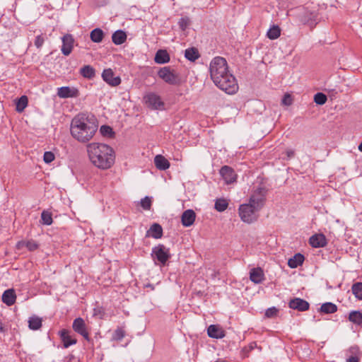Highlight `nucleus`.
Wrapping results in <instances>:
<instances>
[{
  "label": "nucleus",
  "mask_w": 362,
  "mask_h": 362,
  "mask_svg": "<svg viewBox=\"0 0 362 362\" xmlns=\"http://www.w3.org/2000/svg\"><path fill=\"white\" fill-rule=\"evenodd\" d=\"M211 78L214 84L228 94H234L238 90L235 78L228 71L226 60L221 57H214L209 66Z\"/></svg>",
  "instance_id": "f257e3e1"
},
{
  "label": "nucleus",
  "mask_w": 362,
  "mask_h": 362,
  "mask_svg": "<svg viewBox=\"0 0 362 362\" xmlns=\"http://www.w3.org/2000/svg\"><path fill=\"white\" fill-rule=\"evenodd\" d=\"M98 122L93 115L81 113L71 120L70 132L72 137L80 143H88L95 134Z\"/></svg>",
  "instance_id": "f03ea898"
},
{
  "label": "nucleus",
  "mask_w": 362,
  "mask_h": 362,
  "mask_svg": "<svg viewBox=\"0 0 362 362\" xmlns=\"http://www.w3.org/2000/svg\"><path fill=\"white\" fill-rule=\"evenodd\" d=\"M88 158L98 168L107 170L115 163V152L107 144L98 142L89 143L86 146Z\"/></svg>",
  "instance_id": "7ed1b4c3"
},
{
  "label": "nucleus",
  "mask_w": 362,
  "mask_h": 362,
  "mask_svg": "<svg viewBox=\"0 0 362 362\" xmlns=\"http://www.w3.org/2000/svg\"><path fill=\"white\" fill-rule=\"evenodd\" d=\"M260 210L252 204H243L238 209L239 216L245 223H251L256 221Z\"/></svg>",
  "instance_id": "20e7f679"
},
{
  "label": "nucleus",
  "mask_w": 362,
  "mask_h": 362,
  "mask_svg": "<svg viewBox=\"0 0 362 362\" xmlns=\"http://www.w3.org/2000/svg\"><path fill=\"white\" fill-rule=\"evenodd\" d=\"M158 76L166 83L170 85H179L181 82L180 76L170 66L160 68Z\"/></svg>",
  "instance_id": "39448f33"
},
{
  "label": "nucleus",
  "mask_w": 362,
  "mask_h": 362,
  "mask_svg": "<svg viewBox=\"0 0 362 362\" xmlns=\"http://www.w3.org/2000/svg\"><path fill=\"white\" fill-rule=\"evenodd\" d=\"M143 100L145 105L152 110H161L164 107V103L162 101L160 96L156 93H146Z\"/></svg>",
  "instance_id": "423d86ee"
},
{
  "label": "nucleus",
  "mask_w": 362,
  "mask_h": 362,
  "mask_svg": "<svg viewBox=\"0 0 362 362\" xmlns=\"http://www.w3.org/2000/svg\"><path fill=\"white\" fill-rule=\"evenodd\" d=\"M266 193L267 190L264 187L257 188L251 194L249 203L261 210L266 201Z\"/></svg>",
  "instance_id": "0eeeda50"
},
{
  "label": "nucleus",
  "mask_w": 362,
  "mask_h": 362,
  "mask_svg": "<svg viewBox=\"0 0 362 362\" xmlns=\"http://www.w3.org/2000/svg\"><path fill=\"white\" fill-rule=\"evenodd\" d=\"M151 255L154 259H157L159 263L163 265H164L170 257L169 249L161 244L153 247Z\"/></svg>",
  "instance_id": "6e6552de"
},
{
  "label": "nucleus",
  "mask_w": 362,
  "mask_h": 362,
  "mask_svg": "<svg viewBox=\"0 0 362 362\" xmlns=\"http://www.w3.org/2000/svg\"><path fill=\"white\" fill-rule=\"evenodd\" d=\"M73 329L78 334L83 337V338L90 341L89 334L88 332L86 324L84 320L81 317L76 318L72 325Z\"/></svg>",
  "instance_id": "1a4fd4ad"
},
{
  "label": "nucleus",
  "mask_w": 362,
  "mask_h": 362,
  "mask_svg": "<svg viewBox=\"0 0 362 362\" xmlns=\"http://www.w3.org/2000/svg\"><path fill=\"white\" fill-rule=\"evenodd\" d=\"M219 173L227 185L236 181L237 175L232 168L228 165H224L221 168Z\"/></svg>",
  "instance_id": "9d476101"
},
{
  "label": "nucleus",
  "mask_w": 362,
  "mask_h": 362,
  "mask_svg": "<svg viewBox=\"0 0 362 362\" xmlns=\"http://www.w3.org/2000/svg\"><path fill=\"white\" fill-rule=\"evenodd\" d=\"M62 52L64 55L68 56L71 53L74 48V39L71 35L66 34L62 37Z\"/></svg>",
  "instance_id": "9b49d317"
},
{
  "label": "nucleus",
  "mask_w": 362,
  "mask_h": 362,
  "mask_svg": "<svg viewBox=\"0 0 362 362\" xmlns=\"http://www.w3.org/2000/svg\"><path fill=\"white\" fill-rule=\"evenodd\" d=\"M103 79L111 86H117L121 83V78L119 76H115L112 69H105L102 74Z\"/></svg>",
  "instance_id": "f8f14e48"
},
{
  "label": "nucleus",
  "mask_w": 362,
  "mask_h": 362,
  "mask_svg": "<svg viewBox=\"0 0 362 362\" xmlns=\"http://www.w3.org/2000/svg\"><path fill=\"white\" fill-rule=\"evenodd\" d=\"M288 306L291 309L300 312L306 311L310 308L308 302L300 298L291 299L288 303Z\"/></svg>",
  "instance_id": "ddd939ff"
},
{
  "label": "nucleus",
  "mask_w": 362,
  "mask_h": 362,
  "mask_svg": "<svg viewBox=\"0 0 362 362\" xmlns=\"http://www.w3.org/2000/svg\"><path fill=\"white\" fill-rule=\"evenodd\" d=\"M196 218V214L192 209L185 211L181 216L182 224L185 227L191 226Z\"/></svg>",
  "instance_id": "4468645a"
},
{
  "label": "nucleus",
  "mask_w": 362,
  "mask_h": 362,
  "mask_svg": "<svg viewBox=\"0 0 362 362\" xmlns=\"http://www.w3.org/2000/svg\"><path fill=\"white\" fill-rule=\"evenodd\" d=\"M207 334L209 337L214 339H222L226 335L223 328L217 325H211L207 329Z\"/></svg>",
  "instance_id": "2eb2a0df"
},
{
  "label": "nucleus",
  "mask_w": 362,
  "mask_h": 362,
  "mask_svg": "<svg viewBox=\"0 0 362 362\" xmlns=\"http://www.w3.org/2000/svg\"><path fill=\"white\" fill-rule=\"evenodd\" d=\"M309 243L313 247H323L327 245V239L322 233L315 234L310 238Z\"/></svg>",
  "instance_id": "dca6fc26"
},
{
  "label": "nucleus",
  "mask_w": 362,
  "mask_h": 362,
  "mask_svg": "<svg viewBox=\"0 0 362 362\" xmlns=\"http://www.w3.org/2000/svg\"><path fill=\"white\" fill-rule=\"evenodd\" d=\"M2 302L7 306L13 305L16 300V294L13 288L6 290L1 296Z\"/></svg>",
  "instance_id": "f3484780"
},
{
  "label": "nucleus",
  "mask_w": 362,
  "mask_h": 362,
  "mask_svg": "<svg viewBox=\"0 0 362 362\" xmlns=\"http://www.w3.org/2000/svg\"><path fill=\"white\" fill-rule=\"evenodd\" d=\"M250 279L255 284H260L264 279L263 270L260 267L253 268L250 272Z\"/></svg>",
  "instance_id": "a211bd4d"
},
{
  "label": "nucleus",
  "mask_w": 362,
  "mask_h": 362,
  "mask_svg": "<svg viewBox=\"0 0 362 362\" xmlns=\"http://www.w3.org/2000/svg\"><path fill=\"white\" fill-rule=\"evenodd\" d=\"M146 237H152L155 239H159L163 236V228L158 223H153L147 230Z\"/></svg>",
  "instance_id": "6ab92c4d"
},
{
  "label": "nucleus",
  "mask_w": 362,
  "mask_h": 362,
  "mask_svg": "<svg viewBox=\"0 0 362 362\" xmlns=\"http://www.w3.org/2000/svg\"><path fill=\"white\" fill-rule=\"evenodd\" d=\"M57 95L61 98H72L77 95V90L64 86L58 88Z\"/></svg>",
  "instance_id": "aec40b11"
},
{
  "label": "nucleus",
  "mask_w": 362,
  "mask_h": 362,
  "mask_svg": "<svg viewBox=\"0 0 362 362\" xmlns=\"http://www.w3.org/2000/svg\"><path fill=\"white\" fill-rule=\"evenodd\" d=\"M156 167L160 170H165L170 167V162L162 155H157L154 158Z\"/></svg>",
  "instance_id": "412c9836"
},
{
  "label": "nucleus",
  "mask_w": 362,
  "mask_h": 362,
  "mask_svg": "<svg viewBox=\"0 0 362 362\" xmlns=\"http://www.w3.org/2000/svg\"><path fill=\"white\" fill-rule=\"evenodd\" d=\"M154 61L157 64H163L170 61V56L166 50L159 49L155 55Z\"/></svg>",
  "instance_id": "4be33fe9"
},
{
  "label": "nucleus",
  "mask_w": 362,
  "mask_h": 362,
  "mask_svg": "<svg viewBox=\"0 0 362 362\" xmlns=\"http://www.w3.org/2000/svg\"><path fill=\"white\" fill-rule=\"evenodd\" d=\"M127 40L126 33L122 30L115 31L112 35V40L115 45L123 44Z\"/></svg>",
  "instance_id": "5701e85b"
},
{
  "label": "nucleus",
  "mask_w": 362,
  "mask_h": 362,
  "mask_svg": "<svg viewBox=\"0 0 362 362\" xmlns=\"http://www.w3.org/2000/svg\"><path fill=\"white\" fill-rule=\"evenodd\" d=\"M304 256L300 253L296 254L293 257L290 258L288 261V265L290 268L294 269L300 266L304 262Z\"/></svg>",
  "instance_id": "b1692460"
},
{
  "label": "nucleus",
  "mask_w": 362,
  "mask_h": 362,
  "mask_svg": "<svg viewBox=\"0 0 362 362\" xmlns=\"http://www.w3.org/2000/svg\"><path fill=\"white\" fill-rule=\"evenodd\" d=\"M42 320L37 315H33L28 319V327L32 330H37L42 327Z\"/></svg>",
  "instance_id": "393cba45"
},
{
  "label": "nucleus",
  "mask_w": 362,
  "mask_h": 362,
  "mask_svg": "<svg viewBox=\"0 0 362 362\" xmlns=\"http://www.w3.org/2000/svg\"><path fill=\"white\" fill-rule=\"evenodd\" d=\"M60 336L64 343V348H68L71 345L75 344L76 343V339H72L69 334V332L65 329L61 331Z\"/></svg>",
  "instance_id": "a878e982"
},
{
  "label": "nucleus",
  "mask_w": 362,
  "mask_h": 362,
  "mask_svg": "<svg viewBox=\"0 0 362 362\" xmlns=\"http://www.w3.org/2000/svg\"><path fill=\"white\" fill-rule=\"evenodd\" d=\"M337 311V306L330 302L323 303L319 309V312L324 314H332Z\"/></svg>",
  "instance_id": "bb28decb"
},
{
  "label": "nucleus",
  "mask_w": 362,
  "mask_h": 362,
  "mask_svg": "<svg viewBox=\"0 0 362 362\" xmlns=\"http://www.w3.org/2000/svg\"><path fill=\"white\" fill-rule=\"evenodd\" d=\"M105 34L100 28H95L90 33V40L95 43H100L103 41Z\"/></svg>",
  "instance_id": "cd10ccee"
},
{
  "label": "nucleus",
  "mask_w": 362,
  "mask_h": 362,
  "mask_svg": "<svg viewBox=\"0 0 362 362\" xmlns=\"http://www.w3.org/2000/svg\"><path fill=\"white\" fill-rule=\"evenodd\" d=\"M185 57L190 62H194L199 58L200 54L195 47H190L185 50Z\"/></svg>",
  "instance_id": "c85d7f7f"
},
{
  "label": "nucleus",
  "mask_w": 362,
  "mask_h": 362,
  "mask_svg": "<svg viewBox=\"0 0 362 362\" xmlns=\"http://www.w3.org/2000/svg\"><path fill=\"white\" fill-rule=\"evenodd\" d=\"M25 246L30 251H34L38 248V244L33 240L20 241L17 244L18 248Z\"/></svg>",
  "instance_id": "c756f323"
},
{
  "label": "nucleus",
  "mask_w": 362,
  "mask_h": 362,
  "mask_svg": "<svg viewBox=\"0 0 362 362\" xmlns=\"http://www.w3.org/2000/svg\"><path fill=\"white\" fill-rule=\"evenodd\" d=\"M349 320L356 325L362 324V313L358 310L351 311L349 315Z\"/></svg>",
  "instance_id": "7c9ffc66"
},
{
  "label": "nucleus",
  "mask_w": 362,
  "mask_h": 362,
  "mask_svg": "<svg viewBox=\"0 0 362 362\" xmlns=\"http://www.w3.org/2000/svg\"><path fill=\"white\" fill-rule=\"evenodd\" d=\"M81 74L87 78H92L95 76V69L90 65H86L80 69Z\"/></svg>",
  "instance_id": "2f4dec72"
},
{
  "label": "nucleus",
  "mask_w": 362,
  "mask_h": 362,
  "mask_svg": "<svg viewBox=\"0 0 362 362\" xmlns=\"http://www.w3.org/2000/svg\"><path fill=\"white\" fill-rule=\"evenodd\" d=\"M281 35V29L278 25H273L267 33V36L270 40H276Z\"/></svg>",
  "instance_id": "473e14b6"
},
{
  "label": "nucleus",
  "mask_w": 362,
  "mask_h": 362,
  "mask_svg": "<svg viewBox=\"0 0 362 362\" xmlns=\"http://www.w3.org/2000/svg\"><path fill=\"white\" fill-rule=\"evenodd\" d=\"M351 291L355 297L362 300V282H357L352 285Z\"/></svg>",
  "instance_id": "72a5a7b5"
},
{
  "label": "nucleus",
  "mask_w": 362,
  "mask_h": 362,
  "mask_svg": "<svg viewBox=\"0 0 362 362\" xmlns=\"http://www.w3.org/2000/svg\"><path fill=\"white\" fill-rule=\"evenodd\" d=\"M228 206V202L225 199H218L215 202L214 208L219 212L224 211Z\"/></svg>",
  "instance_id": "f704fd0d"
},
{
  "label": "nucleus",
  "mask_w": 362,
  "mask_h": 362,
  "mask_svg": "<svg viewBox=\"0 0 362 362\" xmlns=\"http://www.w3.org/2000/svg\"><path fill=\"white\" fill-rule=\"evenodd\" d=\"M28 98L25 95L21 96L16 103V110L18 112H21L28 105Z\"/></svg>",
  "instance_id": "c9c22d12"
},
{
  "label": "nucleus",
  "mask_w": 362,
  "mask_h": 362,
  "mask_svg": "<svg viewBox=\"0 0 362 362\" xmlns=\"http://www.w3.org/2000/svg\"><path fill=\"white\" fill-rule=\"evenodd\" d=\"M42 223L44 225L49 226L52 223V216L51 213L43 211L41 214Z\"/></svg>",
  "instance_id": "e433bc0d"
},
{
  "label": "nucleus",
  "mask_w": 362,
  "mask_h": 362,
  "mask_svg": "<svg viewBox=\"0 0 362 362\" xmlns=\"http://www.w3.org/2000/svg\"><path fill=\"white\" fill-rule=\"evenodd\" d=\"M100 132L101 133V134L104 136H107V137H112V136L114 135V132L112 130V129L109 127V126H107V125H103L100 127Z\"/></svg>",
  "instance_id": "4c0bfd02"
},
{
  "label": "nucleus",
  "mask_w": 362,
  "mask_h": 362,
  "mask_svg": "<svg viewBox=\"0 0 362 362\" xmlns=\"http://www.w3.org/2000/svg\"><path fill=\"white\" fill-rule=\"evenodd\" d=\"M327 100V96L322 93H317L314 96V102L317 105H324Z\"/></svg>",
  "instance_id": "58836bf2"
},
{
  "label": "nucleus",
  "mask_w": 362,
  "mask_h": 362,
  "mask_svg": "<svg viewBox=\"0 0 362 362\" xmlns=\"http://www.w3.org/2000/svg\"><path fill=\"white\" fill-rule=\"evenodd\" d=\"M279 310L276 307H272L266 310L265 316L268 318H272L278 315Z\"/></svg>",
  "instance_id": "ea45409f"
},
{
  "label": "nucleus",
  "mask_w": 362,
  "mask_h": 362,
  "mask_svg": "<svg viewBox=\"0 0 362 362\" xmlns=\"http://www.w3.org/2000/svg\"><path fill=\"white\" fill-rule=\"evenodd\" d=\"M347 354H349L351 356H358L361 357V351L358 346H351L349 350L347 351Z\"/></svg>",
  "instance_id": "a19ab883"
},
{
  "label": "nucleus",
  "mask_w": 362,
  "mask_h": 362,
  "mask_svg": "<svg viewBox=\"0 0 362 362\" xmlns=\"http://www.w3.org/2000/svg\"><path fill=\"white\" fill-rule=\"evenodd\" d=\"M151 200L148 197H146L141 200V206L144 209L148 210L151 208Z\"/></svg>",
  "instance_id": "79ce46f5"
},
{
  "label": "nucleus",
  "mask_w": 362,
  "mask_h": 362,
  "mask_svg": "<svg viewBox=\"0 0 362 362\" xmlns=\"http://www.w3.org/2000/svg\"><path fill=\"white\" fill-rule=\"evenodd\" d=\"M124 331L121 328H118L115 331L113 337L115 340L120 341L124 337Z\"/></svg>",
  "instance_id": "37998d69"
},
{
  "label": "nucleus",
  "mask_w": 362,
  "mask_h": 362,
  "mask_svg": "<svg viewBox=\"0 0 362 362\" xmlns=\"http://www.w3.org/2000/svg\"><path fill=\"white\" fill-rule=\"evenodd\" d=\"M54 155L51 151H46L43 156V160L46 163H50L54 160Z\"/></svg>",
  "instance_id": "c03bdc74"
},
{
  "label": "nucleus",
  "mask_w": 362,
  "mask_h": 362,
  "mask_svg": "<svg viewBox=\"0 0 362 362\" xmlns=\"http://www.w3.org/2000/svg\"><path fill=\"white\" fill-rule=\"evenodd\" d=\"M44 42H45V37L42 35H40L35 37L34 44L36 46V47L39 49L42 46Z\"/></svg>",
  "instance_id": "a18cd8bd"
},
{
  "label": "nucleus",
  "mask_w": 362,
  "mask_h": 362,
  "mask_svg": "<svg viewBox=\"0 0 362 362\" xmlns=\"http://www.w3.org/2000/svg\"><path fill=\"white\" fill-rule=\"evenodd\" d=\"M292 102H293L292 98L289 94L284 95V96L282 99V104L288 106L292 104Z\"/></svg>",
  "instance_id": "49530a36"
},
{
  "label": "nucleus",
  "mask_w": 362,
  "mask_h": 362,
  "mask_svg": "<svg viewBox=\"0 0 362 362\" xmlns=\"http://www.w3.org/2000/svg\"><path fill=\"white\" fill-rule=\"evenodd\" d=\"M179 25H180V28L182 30H185L187 25H188V21L187 19L186 18H181L179 21Z\"/></svg>",
  "instance_id": "de8ad7c7"
},
{
  "label": "nucleus",
  "mask_w": 362,
  "mask_h": 362,
  "mask_svg": "<svg viewBox=\"0 0 362 362\" xmlns=\"http://www.w3.org/2000/svg\"><path fill=\"white\" fill-rule=\"evenodd\" d=\"M361 357L358 356H349V357L346 359V362H359Z\"/></svg>",
  "instance_id": "09e8293b"
},
{
  "label": "nucleus",
  "mask_w": 362,
  "mask_h": 362,
  "mask_svg": "<svg viewBox=\"0 0 362 362\" xmlns=\"http://www.w3.org/2000/svg\"><path fill=\"white\" fill-rule=\"evenodd\" d=\"M249 347H250V349L252 350V349H254L255 348H257L258 346H257V342L252 341L250 344Z\"/></svg>",
  "instance_id": "8fccbe9b"
},
{
  "label": "nucleus",
  "mask_w": 362,
  "mask_h": 362,
  "mask_svg": "<svg viewBox=\"0 0 362 362\" xmlns=\"http://www.w3.org/2000/svg\"><path fill=\"white\" fill-rule=\"evenodd\" d=\"M286 154L288 158H291L294 156V151L293 150H287Z\"/></svg>",
  "instance_id": "3c124183"
},
{
  "label": "nucleus",
  "mask_w": 362,
  "mask_h": 362,
  "mask_svg": "<svg viewBox=\"0 0 362 362\" xmlns=\"http://www.w3.org/2000/svg\"><path fill=\"white\" fill-rule=\"evenodd\" d=\"M6 329L2 322L0 321V332H5Z\"/></svg>",
  "instance_id": "603ef678"
},
{
  "label": "nucleus",
  "mask_w": 362,
  "mask_h": 362,
  "mask_svg": "<svg viewBox=\"0 0 362 362\" xmlns=\"http://www.w3.org/2000/svg\"><path fill=\"white\" fill-rule=\"evenodd\" d=\"M358 150L362 152V141H361V143L358 146Z\"/></svg>",
  "instance_id": "864d4df0"
}]
</instances>
